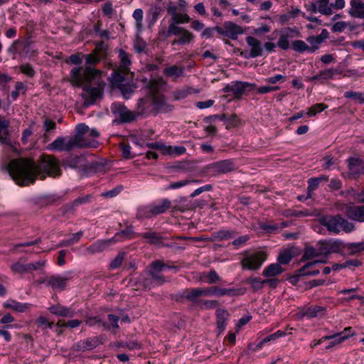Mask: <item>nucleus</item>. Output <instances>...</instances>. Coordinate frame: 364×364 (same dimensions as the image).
I'll list each match as a JSON object with an SVG mask.
<instances>
[{"label":"nucleus","mask_w":364,"mask_h":364,"mask_svg":"<svg viewBox=\"0 0 364 364\" xmlns=\"http://www.w3.org/2000/svg\"><path fill=\"white\" fill-rule=\"evenodd\" d=\"M166 264L162 260H155L149 265V271L161 272L165 268Z\"/></svg>","instance_id":"obj_59"},{"label":"nucleus","mask_w":364,"mask_h":364,"mask_svg":"<svg viewBox=\"0 0 364 364\" xmlns=\"http://www.w3.org/2000/svg\"><path fill=\"white\" fill-rule=\"evenodd\" d=\"M320 82L323 83L324 80L333 79L336 75L341 74V71L337 68H328L320 71L319 73Z\"/></svg>","instance_id":"obj_38"},{"label":"nucleus","mask_w":364,"mask_h":364,"mask_svg":"<svg viewBox=\"0 0 364 364\" xmlns=\"http://www.w3.org/2000/svg\"><path fill=\"white\" fill-rule=\"evenodd\" d=\"M141 236L147 240L150 244L160 245L161 244L162 237L154 232H146L141 234Z\"/></svg>","instance_id":"obj_39"},{"label":"nucleus","mask_w":364,"mask_h":364,"mask_svg":"<svg viewBox=\"0 0 364 364\" xmlns=\"http://www.w3.org/2000/svg\"><path fill=\"white\" fill-rule=\"evenodd\" d=\"M217 316V328L219 333L224 331L226 326V321L229 316V313L225 309H219L216 311Z\"/></svg>","instance_id":"obj_31"},{"label":"nucleus","mask_w":364,"mask_h":364,"mask_svg":"<svg viewBox=\"0 0 364 364\" xmlns=\"http://www.w3.org/2000/svg\"><path fill=\"white\" fill-rule=\"evenodd\" d=\"M306 41L311 45L309 46V53H314L319 48V46L323 41V38H321V36H310L307 38Z\"/></svg>","instance_id":"obj_44"},{"label":"nucleus","mask_w":364,"mask_h":364,"mask_svg":"<svg viewBox=\"0 0 364 364\" xmlns=\"http://www.w3.org/2000/svg\"><path fill=\"white\" fill-rule=\"evenodd\" d=\"M235 236L233 232L228 230H220L213 233L211 240L212 241H223L232 238Z\"/></svg>","instance_id":"obj_37"},{"label":"nucleus","mask_w":364,"mask_h":364,"mask_svg":"<svg viewBox=\"0 0 364 364\" xmlns=\"http://www.w3.org/2000/svg\"><path fill=\"white\" fill-rule=\"evenodd\" d=\"M348 166L351 175L357 176L364 173L363 161L359 158H349Z\"/></svg>","instance_id":"obj_26"},{"label":"nucleus","mask_w":364,"mask_h":364,"mask_svg":"<svg viewBox=\"0 0 364 364\" xmlns=\"http://www.w3.org/2000/svg\"><path fill=\"white\" fill-rule=\"evenodd\" d=\"M205 289V293L206 296H229L231 297L243 295L245 293V288H240V289H233V288H220L218 287H207Z\"/></svg>","instance_id":"obj_11"},{"label":"nucleus","mask_w":364,"mask_h":364,"mask_svg":"<svg viewBox=\"0 0 364 364\" xmlns=\"http://www.w3.org/2000/svg\"><path fill=\"white\" fill-rule=\"evenodd\" d=\"M346 246L348 250H351V254H355L364 250V242L348 243Z\"/></svg>","instance_id":"obj_61"},{"label":"nucleus","mask_w":364,"mask_h":364,"mask_svg":"<svg viewBox=\"0 0 364 364\" xmlns=\"http://www.w3.org/2000/svg\"><path fill=\"white\" fill-rule=\"evenodd\" d=\"M288 35L281 34L277 42V46L282 50H287L289 48Z\"/></svg>","instance_id":"obj_63"},{"label":"nucleus","mask_w":364,"mask_h":364,"mask_svg":"<svg viewBox=\"0 0 364 364\" xmlns=\"http://www.w3.org/2000/svg\"><path fill=\"white\" fill-rule=\"evenodd\" d=\"M346 98H351L358 101L360 104H364V95L355 91H347L344 93Z\"/></svg>","instance_id":"obj_52"},{"label":"nucleus","mask_w":364,"mask_h":364,"mask_svg":"<svg viewBox=\"0 0 364 364\" xmlns=\"http://www.w3.org/2000/svg\"><path fill=\"white\" fill-rule=\"evenodd\" d=\"M326 309L321 306H312L309 307H304L299 311L301 317H307L309 318L323 316L325 314Z\"/></svg>","instance_id":"obj_20"},{"label":"nucleus","mask_w":364,"mask_h":364,"mask_svg":"<svg viewBox=\"0 0 364 364\" xmlns=\"http://www.w3.org/2000/svg\"><path fill=\"white\" fill-rule=\"evenodd\" d=\"M172 23H184L190 21V17L186 14H178L171 18Z\"/></svg>","instance_id":"obj_57"},{"label":"nucleus","mask_w":364,"mask_h":364,"mask_svg":"<svg viewBox=\"0 0 364 364\" xmlns=\"http://www.w3.org/2000/svg\"><path fill=\"white\" fill-rule=\"evenodd\" d=\"M284 269L278 263H273L264 269L262 275L267 278L275 277L284 272Z\"/></svg>","instance_id":"obj_30"},{"label":"nucleus","mask_w":364,"mask_h":364,"mask_svg":"<svg viewBox=\"0 0 364 364\" xmlns=\"http://www.w3.org/2000/svg\"><path fill=\"white\" fill-rule=\"evenodd\" d=\"M46 264V260H38L34 263L22 264L20 262H17L12 264L11 269L17 273L23 274L26 272H30L32 270H38L43 268Z\"/></svg>","instance_id":"obj_14"},{"label":"nucleus","mask_w":364,"mask_h":364,"mask_svg":"<svg viewBox=\"0 0 364 364\" xmlns=\"http://www.w3.org/2000/svg\"><path fill=\"white\" fill-rule=\"evenodd\" d=\"M348 14L353 18L364 19V2L361 0H351Z\"/></svg>","instance_id":"obj_21"},{"label":"nucleus","mask_w":364,"mask_h":364,"mask_svg":"<svg viewBox=\"0 0 364 364\" xmlns=\"http://www.w3.org/2000/svg\"><path fill=\"white\" fill-rule=\"evenodd\" d=\"M135 234L132 230V226L129 225L126 229L121 230L115 234V235L111 238L113 242L122 241L126 239H132L134 237Z\"/></svg>","instance_id":"obj_35"},{"label":"nucleus","mask_w":364,"mask_h":364,"mask_svg":"<svg viewBox=\"0 0 364 364\" xmlns=\"http://www.w3.org/2000/svg\"><path fill=\"white\" fill-rule=\"evenodd\" d=\"M110 109L114 117L119 118L122 122H130L136 119L135 111L134 112L129 111L123 104L113 103Z\"/></svg>","instance_id":"obj_10"},{"label":"nucleus","mask_w":364,"mask_h":364,"mask_svg":"<svg viewBox=\"0 0 364 364\" xmlns=\"http://www.w3.org/2000/svg\"><path fill=\"white\" fill-rule=\"evenodd\" d=\"M194 38L193 34L189 31L184 29V31L181 33V36L178 40H174L172 43L174 44H180L185 45L189 43Z\"/></svg>","instance_id":"obj_42"},{"label":"nucleus","mask_w":364,"mask_h":364,"mask_svg":"<svg viewBox=\"0 0 364 364\" xmlns=\"http://www.w3.org/2000/svg\"><path fill=\"white\" fill-rule=\"evenodd\" d=\"M36 323L38 325V327L43 331L46 330L48 328L51 329L54 324L53 322L49 321L48 318L43 316H39L36 319Z\"/></svg>","instance_id":"obj_47"},{"label":"nucleus","mask_w":364,"mask_h":364,"mask_svg":"<svg viewBox=\"0 0 364 364\" xmlns=\"http://www.w3.org/2000/svg\"><path fill=\"white\" fill-rule=\"evenodd\" d=\"M159 82L151 80L146 87V95L138 100L136 116H149L159 112H168L173 109V106L166 102L165 97L159 92Z\"/></svg>","instance_id":"obj_2"},{"label":"nucleus","mask_w":364,"mask_h":364,"mask_svg":"<svg viewBox=\"0 0 364 364\" xmlns=\"http://www.w3.org/2000/svg\"><path fill=\"white\" fill-rule=\"evenodd\" d=\"M77 141L72 137L59 136L48 144V149L58 151H70L77 148Z\"/></svg>","instance_id":"obj_7"},{"label":"nucleus","mask_w":364,"mask_h":364,"mask_svg":"<svg viewBox=\"0 0 364 364\" xmlns=\"http://www.w3.org/2000/svg\"><path fill=\"white\" fill-rule=\"evenodd\" d=\"M112 242V239L97 240L87 248L89 254L93 255L103 252Z\"/></svg>","instance_id":"obj_27"},{"label":"nucleus","mask_w":364,"mask_h":364,"mask_svg":"<svg viewBox=\"0 0 364 364\" xmlns=\"http://www.w3.org/2000/svg\"><path fill=\"white\" fill-rule=\"evenodd\" d=\"M109 80L112 87L117 89H119L123 84L129 81V80L125 77L124 75L119 71L113 72L109 77Z\"/></svg>","instance_id":"obj_32"},{"label":"nucleus","mask_w":364,"mask_h":364,"mask_svg":"<svg viewBox=\"0 0 364 364\" xmlns=\"http://www.w3.org/2000/svg\"><path fill=\"white\" fill-rule=\"evenodd\" d=\"M318 263H326V260L316 259L306 263L301 268L297 270V276L296 278L301 277L302 276H316L319 274L318 269L314 270H308L312 266L318 264Z\"/></svg>","instance_id":"obj_23"},{"label":"nucleus","mask_w":364,"mask_h":364,"mask_svg":"<svg viewBox=\"0 0 364 364\" xmlns=\"http://www.w3.org/2000/svg\"><path fill=\"white\" fill-rule=\"evenodd\" d=\"M224 122L226 129H230L239 125L240 119L236 115H231L230 117H226V119Z\"/></svg>","instance_id":"obj_55"},{"label":"nucleus","mask_w":364,"mask_h":364,"mask_svg":"<svg viewBox=\"0 0 364 364\" xmlns=\"http://www.w3.org/2000/svg\"><path fill=\"white\" fill-rule=\"evenodd\" d=\"M23 52L26 56L28 58L35 57L38 52L32 46V43L30 41H25L23 43Z\"/></svg>","instance_id":"obj_48"},{"label":"nucleus","mask_w":364,"mask_h":364,"mask_svg":"<svg viewBox=\"0 0 364 364\" xmlns=\"http://www.w3.org/2000/svg\"><path fill=\"white\" fill-rule=\"evenodd\" d=\"M88 132L89 127L85 124H79L76 126V134L71 137L76 139L77 149L96 147V141L86 139L85 135Z\"/></svg>","instance_id":"obj_8"},{"label":"nucleus","mask_w":364,"mask_h":364,"mask_svg":"<svg viewBox=\"0 0 364 364\" xmlns=\"http://www.w3.org/2000/svg\"><path fill=\"white\" fill-rule=\"evenodd\" d=\"M236 169L232 159H226L210 164L203 168V172L212 176L225 174Z\"/></svg>","instance_id":"obj_5"},{"label":"nucleus","mask_w":364,"mask_h":364,"mask_svg":"<svg viewBox=\"0 0 364 364\" xmlns=\"http://www.w3.org/2000/svg\"><path fill=\"white\" fill-rule=\"evenodd\" d=\"M308 183V194L306 198H311V192L315 191L319 185L318 179H316V178H311L309 179Z\"/></svg>","instance_id":"obj_60"},{"label":"nucleus","mask_w":364,"mask_h":364,"mask_svg":"<svg viewBox=\"0 0 364 364\" xmlns=\"http://www.w3.org/2000/svg\"><path fill=\"white\" fill-rule=\"evenodd\" d=\"M191 206L190 200H188L186 197L181 196L173 200V205H171V210L173 213H185L191 211Z\"/></svg>","instance_id":"obj_24"},{"label":"nucleus","mask_w":364,"mask_h":364,"mask_svg":"<svg viewBox=\"0 0 364 364\" xmlns=\"http://www.w3.org/2000/svg\"><path fill=\"white\" fill-rule=\"evenodd\" d=\"M23 41L16 40L14 41L11 46L8 48V52L12 54H16L20 52V48L23 46Z\"/></svg>","instance_id":"obj_64"},{"label":"nucleus","mask_w":364,"mask_h":364,"mask_svg":"<svg viewBox=\"0 0 364 364\" xmlns=\"http://www.w3.org/2000/svg\"><path fill=\"white\" fill-rule=\"evenodd\" d=\"M318 220L319 224L326 228L328 232L335 234H338L341 230L346 233L351 232L355 230V225L340 214L323 215Z\"/></svg>","instance_id":"obj_3"},{"label":"nucleus","mask_w":364,"mask_h":364,"mask_svg":"<svg viewBox=\"0 0 364 364\" xmlns=\"http://www.w3.org/2000/svg\"><path fill=\"white\" fill-rule=\"evenodd\" d=\"M291 46L292 49L296 52L303 53L306 51L309 53V46L301 40L294 41L292 42Z\"/></svg>","instance_id":"obj_46"},{"label":"nucleus","mask_w":364,"mask_h":364,"mask_svg":"<svg viewBox=\"0 0 364 364\" xmlns=\"http://www.w3.org/2000/svg\"><path fill=\"white\" fill-rule=\"evenodd\" d=\"M103 343V338L102 336H95L87 338L85 340L80 341L75 343L72 348L75 351H86L91 350L98 347Z\"/></svg>","instance_id":"obj_12"},{"label":"nucleus","mask_w":364,"mask_h":364,"mask_svg":"<svg viewBox=\"0 0 364 364\" xmlns=\"http://www.w3.org/2000/svg\"><path fill=\"white\" fill-rule=\"evenodd\" d=\"M224 27L225 28L226 37L232 40L237 39L239 35L244 33V29L232 21H225Z\"/></svg>","instance_id":"obj_22"},{"label":"nucleus","mask_w":364,"mask_h":364,"mask_svg":"<svg viewBox=\"0 0 364 364\" xmlns=\"http://www.w3.org/2000/svg\"><path fill=\"white\" fill-rule=\"evenodd\" d=\"M84 93L82 97L84 98V105L89 106L96 102L97 100L102 98L103 95L102 89L100 87H90V85H85L83 87Z\"/></svg>","instance_id":"obj_13"},{"label":"nucleus","mask_w":364,"mask_h":364,"mask_svg":"<svg viewBox=\"0 0 364 364\" xmlns=\"http://www.w3.org/2000/svg\"><path fill=\"white\" fill-rule=\"evenodd\" d=\"M267 257L264 252H257L244 257L241 261V265L245 269L256 270L262 266L267 259Z\"/></svg>","instance_id":"obj_6"},{"label":"nucleus","mask_w":364,"mask_h":364,"mask_svg":"<svg viewBox=\"0 0 364 364\" xmlns=\"http://www.w3.org/2000/svg\"><path fill=\"white\" fill-rule=\"evenodd\" d=\"M206 296L205 288L186 289L183 291V296L188 301L198 304L200 296Z\"/></svg>","instance_id":"obj_25"},{"label":"nucleus","mask_w":364,"mask_h":364,"mask_svg":"<svg viewBox=\"0 0 364 364\" xmlns=\"http://www.w3.org/2000/svg\"><path fill=\"white\" fill-rule=\"evenodd\" d=\"M7 171L20 186L34 183L37 176L44 179L46 176L57 177L61 174L59 162L53 155L43 154L35 162L29 159H14L9 162Z\"/></svg>","instance_id":"obj_1"},{"label":"nucleus","mask_w":364,"mask_h":364,"mask_svg":"<svg viewBox=\"0 0 364 364\" xmlns=\"http://www.w3.org/2000/svg\"><path fill=\"white\" fill-rule=\"evenodd\" d=\"M353 334L354 333L351 332V327H347L343 332H340L332 336H323L322 337V339L331 340L329 345L326 347V349H328L336 344L342 343L350 336H353Z\"/></svg>","instance_id":"obj_15"},{"label":"nucleus","mask_w":364,"mask_h":364,"mask_svg":"<svg viewBox=\"0 0 364 364\" xmlns=\"http://www.w3.org/2000/svg\"><path fill=\"white\" fill-rule=\"evenodd\" d=\"M20 70L21 73L29 77H33L36 74V71L29 63H25L20 65Z\"/></svg>","instance_id":"obj_58"},{"label":"nucleus","mask_w":364,"mask_h":364,"mask_svg":"<svg viewBox=\"0 0 364 364\" xmlns=\"http://www.w3.org/2000/svg\"><path fill=\"white\" fill-rule=\"evenodd\" d=\"M68 279V277L60 275H52L45 278L47 286L50 287L54 289H59L61 291L65 289Z\"/></svg>","instance_id":"obj_18"},{"label":"nucleus","mask_w":364,"mask_h":364,"mask_svg":"<svg viewBox=\"0 0 364 364\" xmlns=\"http://www.w3.org/2000/svg\"><path fill=\"white\" fill-rule=\"evenodd\" d=\"M152 213L154 216L165 213L169 208H171V201L168 198L163 199L159 204L151 205Z\"/></svg>","instance_id":"obj_34"},{"label":"nucleus","mask_w":364,"mask_h":364,"mask_svg":"<svg viewBox=\"0 0 364 364\" xmlns=\"http://www.w3.org/2000/svg\"><path fill=\"white\" fill-rule=\"evenodd\" d=\"M125 257V252H120L117 256L110 262L109 263V269H114L119 267Z\"/></svg>","instance_id":"obj_50"},{"label":"nucleus","mask_w":364,"mask_h":364,"mask_svg":"<svg viewBox=\"0 0 364 364\" xmlns=\"http://www.w3.org/2000/svg\"><path fill=\"white\" fill-rule=\"evenodd\" d=\"M3 306L6 309H11L17 312H23L29 307L28 304H23L15 300H9L3 304Z\"/></svg>","instance_id":"obj_36"},{"label":"nucleus","mask_w":364,"mask_h":364,"mask_svg":"<svg viewBox=\"0 0 364 364\" xmlns=\"http://www.w3.org/2000/svg\"><path fill=\"white\" fill-rule=\"evenodd\" d=\"M320 256H321V255H320L318 252V247L317 248L309 247L304 250V252L301 257V261H306L314 257Z\"/></svg>","instance_id":"obj_43"},{"label":"nucleus","mask_w":364,"mask_h":364,"mask_svg":"<svg viewBox=\"0 0 364 364\" xmlns=\"http://www.w3.org/2000/svg\"><path fill=\"white\" fill-rule=\"evenodd\" d=\"M318 11L326 16L332 14V6L329 0H318Z\"/></svg>","instance_id":"obj_41"},{"label":"nucleus","mask_w":364,"mask_h":364,"mask_svg":"<svg viewBox=\"0 0 364 364\" xmlns=\"http://www.w3.org/2000/svg\"><path fill=\"white\" fill-rule=\"evenodd\" d=\"M153 216H154V215L152 213V208L151 205L140 208L136 215L137 218H150Z\"/></svg>","instance_id":"obj_54"},{"label":"nucleus","mask_w":364,"mask_h":364,"mask_svg":"<svg viewBox=\"0 0 364 364\" xmlns=\"http://www.w3.org/2000/svg\"><path fill=\"white\" fill-rule=\"evenodd\" d=\"M327 107H328V106L323 103H317L309 108L306 114L310 117L314 116L317 113H319V112L323 111Z\"/></svg>","instance_id":"obj_53"},{"label":"nucleus","mask_w":364,"mask_h":364,"mask_svg":"<svg viewBox=\"0 0 364 364\" xmlns=\"http://www.w3.org/2000/svg\"><path fill=\"white\" fill-rule=\"evenodd\" d=\"M317 246L319 254L324 257L331 253H339L344 248L343 242L339 240L320 241Z\"/></svg>","instance_id":"obj_9"},{"label":"nucleus","mask_w":364,"mask_h":364,"mask_svg":"<svg viewBox=\"0 0 364 364\" xmlns=\"http://www.w3.org/2000/svg\"><path fill=\"white\" fill-rule=\"evenodd\" d=\"M247 283L251 284V287L254 291L262 289L264 287V279L258 277H250L247 280Z\"/></svg>","instance_id":"obj_51"},{"label":"nucleus","mask_w":364,"mask_h":364,"mask_svg":"<svg viewBox=\"0 0 364 364\" xmlns=\"http://www.w3.org/2000/svg\"><path fill=\"white\" fill-rule=\"evenodd\" d=\"M345 213L349 219L364 223V205H346Z\"/></svg>","instance_id":"obj_17"},{"label":"nucleus","mask_w":364,"mask_h":364,"mask_svg":"<svg viewBox=\"0 0 364 364\" xmlns=\"http://www.w3.org/2000/svg\"><path fill=\"white\" fill-rule=\"evenodd\" d=\"M247 45L251 48L247 55H245L246 58H255L261 56L263 53L261 42L255 37L247 36L245 38Z\"/></svg>","instance_id":"obj_16"},{"label":"nucleus","mask_w":364,"mask_h":364,"mask_svg":"<svg viewBox=\"0 0 364 364\" xmlns=\"http://www.w3.org/2000/svg\"><path fill=\"white\" fill-rule=\"evenodd\" d=\"M293 255L291 251L289 250H285L284 251L279 253L277 261L278 264H287L292 259Z\"/></svg>","instance_id":"obj_45"},{"label":"nucleus","mask_w":364,"mask_h":364,"mask_svg":"<svg viewBox=\"0 0 364 364\" xmlns=\"http://www.w3.org/2000/svg\"><path fill=\"white\" fill-rule=\"evenodd\" d=\"M149 278H147L144 281V285H161L166 282V279L164 275L161 274V272L149 271Z\"/></svg>","instance_id":"obj_29"},{"label":"nucleus","mask_w":364,"mask_h":364,"mask_svg":"<svg viewBox=\"0 0 364 364\" xmlns=\"http://www.w3.org/2000/svg\"><path fill=\"white\" fill-rule=\"evenodd\" d=\"M119 58L120 60V67L124 70H127L131 64L128 53L123 50H120L119 52Z\"/></svg>","instance_id":"obj_49"},{"label":"nucleus","mask_w":364,"mask_h":364,"mask_svg":"<svg viewBox=\"0 0 364 364\" xmlns=\"http://www.w3.org/2000/svg\"><path fill=\"white\" fill-rule=\"evenodd\" d=\"M206 277L208 279L207 283L208 284H215L221 280L220 276L213 269H211L209 272L207 273Z\"/></svg>","instance_id":"obj_62"},{"label":"nucleus","mask_w":364,"mask_h":364,"mask_svg":"<svg viewBox=\"0 0 364 364\" xmlns=\"http://www.w3.org/2000/svg\"><path fill=\"white\" fill-rule=\"evenodd\" d=\"M136 87L129 80L125 84H123L118 90H119L122 96L125 99H129L134 92Z\"/></svg>","instance_id":"obj_40"},{"label":"nucleus","mask_w":364,"mask_h":364,"mask_svg":"<svg viewBox=\"0 0 364 364\" xmlns=\"http://www.w3.org/2000/svg\"><path fill=\"white\" fill-rule=\"evenodd\" d=\"M185 28L176 26V23H171L168 26L167 30V36H169L171 35L178 36L184 31Z\"/></svg>","instance_id":"obj_56"},{"label":"nucleus","mask_w":364,"mask_h":364,"mask_svg":"<svg viewBox=\"0 0 364 364\" xmlns=\"http://www.w3.org/2000/svg\"><path fill=\"white\" fill-rule=\"evenodd\" d=\"M99 75H100L99 70L90 66L85 69L82 67H75L70 71V82L73 85L80 87L85 82H91Z\"/></svg>","instance_id":"obj_4"},{"label":"nucleus","mask_w":364,"mask_h":364,"mask_svg":"<svg viewBox=\"0 0 364 364\" xmlns=\"http://www.w3.org/2000/svg\"><path fill=\"white\" fill-rule=\"evenodd\" d=\"M49 311L53 314L63 317H73L75 314L74 311L60 304L51 306Z\"/></svg>","instance_id":"obj_28"},{"label":"nucleus","mask_w":364,"mask_h":364,"mask_svg":"<svg viewBox=\"0 0 364 364\" xmlns=\"http://www.w3.org/2000/svg\"><path fill=\"white\" fill-rule=\"evenodd\" d=\"M184 72V67L178 65H172L166 68L164 70V73L166 76L173 77L174 80L178 79L181 76H183Z\"/></svg>","instance_id":"obj_33"},{"label":"nucleus","mask_w":364,"mask_h":364,"mask_svg":"<svg viewBox=\"0 0 364 364\" xmlns=\"http://www.w3.org/2000/svg\"><path fill=\"white\" fill-rule=\"evenodd\" d=\"M255 87V84L239 81L232 85H228L225 88V92H232L235 95H241L245 91H251Z\"/></svg>","instance_id":"obj_19"}]
</instances>
